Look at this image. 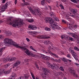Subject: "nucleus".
I'll list each match as a JSON object with an SVG mask.
<instances>
[{"label":"nucleus","instance_id":"obj_36","mask_svg":"<svg viewBox=\"0 0 79 79\" xmlns=\"http://www.w3.org/2000/svg\"><path fill=\"white\" fill-rule=\"evenodd\" d=\"M59 69L62 71H64V69H63V67L60 66L59 68Z\"/></svg>","mask_w":79,"mask_h":79},{"label":"nucleus","instance_id":"obj_12","mask_svg":"<svg viewBox=\"0 0 79 79\" xmlns=\"http://www.w3.org/2000/svg\"><path fill=\"white\" fill-rule=\"evenodd\" d=\"M8 5H9V2H7L5 5L2 6V10L1 11V12H4V11H5V10L7 8Z\"/></svg>","mask_w":79,"mask_h":79},{"label":"nucleus","instance_id":"obj_44","mask_svg":"<svg viewBox=\"0 0 79 79\" xmlns=\"http://www.w3.org/2000/svg\"><path fill=\"white\" fill-rule=\"evenodd\" d=\"M62 22L64 24H67V23H68V22H66L65 20H62Z\"/></svg>","mask_w":79,"mask_h":79},{"label":"nucleus","instance_id":"obj_8","mask_svg":"<svg viewBox=\"0 0 79 79\" xmlns=\"http://www.w3.org/2000/svg\"><path fill=\"white\" fill-rule=\"evenodd\" d=\"M48 66L50 68H51V69H54L56 70H57V69L59 68V67H58L57 64H54L53 65L51 64H49Z\"/></svg>","mask_w":79,"mask_h":79},{"label":"nucleus","instance_id":"obj_55","mask_svg":"<svg viewBox=\"0 0 79 79\" xmlns=\"http://www.w3.org/2000/svg\"><path fill=\"white\" fill-rule=\"evenodd\" d=\"M54 19L55 20H59V19H58V18H57V17H55L54 18Z\"/></svg>","mask_w":79,"mask_h":79},{"label":"nucleus","instance_id":"obj_43","mask_svg":"<svg viewBox=\"0 0 79 79\" xmlns=\"http://www.w3.org/2000/svg\"><path fill=\"white\" fill-rule=\"evenodd\" d=\"M28 34H30L31 35H33V31H28Z\"/></svg>","mask_w":79,"mask_h":79},{"label":"nucleus","instance_id":"obj_53","mask_svg":"<svg viewBox=\"0 0 79 79\" xmlns=\"http://www.w3.org/2000/svg\"><path fill=\"white\" fill-rule=\"evenodd\" d=\"M67 56L68 58H69V59H71V58L70 57V55H69V54L67 55Z\"/></svg>","mask_w":79,"mask_h":79},{"label":"nucleus","instance_id":"obj_51","mask_svg":"<svg viewBox=\"0 0 79 79\" xmlns=\"http://www.w3.org/2000/svg\"><path fill=\"white\" fill-rule=\"evenodd\" d=\"M33 35H37V33L35 32H33Z\"/></svg>","mask_w":79,"mask_h":79},{"label":"nucleus","instance_id":"obj_45","mask_svg":"<svg viewBox=\"0 0 79 79\" xmlns=\"http://www.w3.org/2000/svg\"><path fill=\"white\" fill-rule=\"evenodd\" d=\"M69 40H71V41H74V40L73 39V38L71 37H69Z\"/></svg>","mask_w":79,"mask_h":79},{"label":"nucleus","instance_id":"obj_64","mask_svg":"<svg viewBox=\"0 0 79 79\" xmlns=\"http://www.w3.org/2000/svg\"><path fill=\"white\" fill-rule=\"evenodd\" d=\"M62 2H66V0H61Z\"/></svg>","mask_w":79,"mask_h":79},{"label":"nucleus","instance_id":"obj_60","mask_svg":"<svg viewBox=\"0 0 79 79\" xmlns=\"http://www.w3.org/2000/svg\"><path fill=\"white\" fill-rule=\"evenodd\" d=\"M17 2H18L17 0H15V5H16V4L17 3Z\"/></svg>","mask_w":79,"mask_h":79},{"label":"nucleus","instance_id":"obj_41","mask_svg":"<svg viewBox=\"0 0 79 79\" xmlns=\"http://www.w3.org/2000/svg\"><path fill=\"white\" fill-rule=\"evenodd\" d=\"M59 6L60 7H61V8L62 9L64 10V6H63V5H62V4H60Z\"/></svg>","mask_w":79,"mask_h":79},{"label":"nucleus","instance_id":"obj_35","mask_svg":"<svg viewBox=\"0 0 79 79\" xmlns=\"http://www.w3.org/2000/svg\"><path fill=\"white\" fill-rule=\"evenodd\" d=\"M65 18L66 19H67L68 20H71V19H70V18L67 15H66Z\"/></svg>","mask_w":79,"mask_h":79},{"label":"nucleus","instance_id":"obj_26","mask_svg":"<svg viewBox=\"0 0 79 79\" xmlns=\"http://www.w3.org/2000/svg\"><path fill=\"white\" fill-rule=\"evenodd\" d=\"M55 49L58 52V53H62V52L61 51V50L60 49H58V48L57 47H56L55 48Z\"/></svg>","mask_w":79,"mask_h":79},{"label":"nucleus","instance_id":"obj_50","mask_svg":"<svg viewBox=\"0 0 79 79\" xmlns=\"http://www.w3.org/2000/svg\"><path fill=\"white\" fill-rule=\"evenodd\" d=\"M61 38L62 39H64L65 38V36L64 35H62L61 36Z\"/></svg>","mask_w":79,"mask_h":79},{"label":"nucleus","instance_id":"obj_47","mask_svg":"<svg viewBox=\"0 0 79 79\" xmlns=\"http://www.w3.org/2000/svg\"><path fill=\"white\" fill-rule=\"evenodd\" d=\"M3 45V43L2 42L0 43V47H2Z\"/></svg>","mask_w":79,"mask_h":79},{"label":"nucleus","instance_id":"obj_11","mask_svg":"<svg viewBox=\"0 0 79 79\" xmlns=\"http://www.w3.org/2000/svg\"><path fill=\"white\" fill-rule=\"evenodd\" d=\"M69 71L70 73L73 74V76L75 77H77L78 76H77V75L76 74L75 72V70H74V69L71 68H69Z\"/></svg>","mask_w":79,"mask_h":79},{"label":"nucleus","instance_id":"obj_39","mask_svg":"<svg viewBox=\"0 0 79 79\" xmlns=\"http://www.w3.org/2000/svg\"><path fill=\"white\" fill-rule=\"evenodd\" d=\"M29 59H26L24 60V62L25 63H27V62H29Z\"/></svg>","mask_w":79,"mask_h":79},{"label":"nucleus","instance_id":"obj_59","mask_svg":"<svg viewBox=\"0 0 79 79\" xmlns=\"http://www.w3.org/2000/svg\"><path fill=\"white\" fill-rule=\"evenodd\" d=\"M6 2V0H2V3H5Z\"/></svg>","mask_w":79,"mask_h":79},{"label":"nucleus","instance_id":"obj_22","mask_svg":"<svg viewBox=\"0 0 79 79\" xmlns=\"http://www.w3.org/2000/svg\"><path fill=\"white\" fill-rule=\"evenodd\" d=\"M77 10H76V9H72L71 10V11L72 12V13H73V14L74 15L75 14H76L77 13Z\"/></svg>","mask_w":79,"mask_h":79},{"label":"nucleus","instance_id":"obj_14","mask_svg":"<svg viewBox=\"0 0 79 79\" xmlns=\"http://www.w3.org/2000/svg\"><path fill=\"white\" fill-rule=\"evenodd\" d=\"M23 12L24 14V16H25V17H30L31 16V14L29 13V11H27L26 10H23Z\"/></svg>","mask_w":79,"mask_h":79},{"label":"nucleus","instance_id":"obj_15","mask_svg":"<svg viewBox=\"0 0 79 79\" xmlns=\"http://www.w3.org/2000/svg\"><path fill=\"white\" fill-rule=\"evenodd\" d=\"M29 76L28 75L26 74L24 75V77H23V76H22L19 77V79H29Z\"/></svg>","mask_w":79,"mask_h":79},{"label":"nucleus","instance_id":"obj_27","mask_svg":"<svg viewBox=\"0 0 79 79\" xmlns=\"http://www.w3.org/2000/svg\"><path fill=\"white\" fill-rule=\"evenodd\" d=\"M44 43L45 45H47V44H50V43H51V42L48 40L47 41H45Z\"/></svg>","mask_w":79,"mask_h":79},{"label":"nucleus","instance_id":"obj_52","mask_svg":"<svg viewBox=\"0 0 79 79\" xmlns=\"http://www.w3.org/2000/svg\"><path fill=\"white\" fill-rule=\"evenodd\" d=\"M35 65L36 66V67L37 68V69H39V66H38V65H37V64H35Z\"/></svg>","mask_w":79,"mask_h":79},{"label":"nucleus","instance_id":"obj_37","mask_svg":"<svg viewBox=\"0 0 79 79\" xmlns=\"http://www.w3.org/2000/svg\"><path fill=\"white\" fill-rule=\"evenodd\" d=\"M74 49H75V50H76L77 51H79V48H77L76 46L74 47Z\"/></svg>","mask_w":79,"mask_h":79},{"label":"nucleus","instance_id":"obj_61","mask_svg":"<svg viewBox=\"0 0 79 79\" xmlns=\"http://www.w3.org/2000/svg\"><path fill=\"white\" fill-rule=\"evenodd\" d=\"M67 61H69V62H71L72 61L71 60L67 59Z\"/></svg>","mask_w":79,"mask_h":79},{"label":"nucleus","instance_id":"obj_31","mask_svg":"<svg viewBox=\"0 0 79 79\" xmlns=\"http://www.w3.org/2000/svg\"><path fill=\"white\" fill-rule=\"evenodd\" d=\"M69 51L71 52V53H75V52L73 50H72L71 49L69 48Z\"/></svg>","mask_w":79,"mask_h":79},{"label":"nucleus","instance_id":"obj_49","mask_svg":"<svg viewBox=\"0 0 79 79\" xmlns=\"http://www.w3.org/2000/svg\"><path fill=\"white\" fill-rule=\"evenodd\" d=\"M28 21L29 23H33L34 21V20H28Z\"/></svg>","mask_w":79,"mask_h":79},{"label":"nucleus","instance_id":"obj_34","mask_svg":"<svg viewBox=\"0 0 79 79\" xmlns=\"http://www.w3.org/2000/svg\"><path fill=\"white\" fill-rule=\"evenodd\" d=\"M55 62H56V63H60V62H61V60L60 59L58 60L57 59H55Z\"/></svg>","mask_w":79,"mask_h":79},{"label":"nucleus","instance_id":"obj_58","mask_svg":"<svg viewBox=\"0 0 79 79\" xmlns=\"http://www.w3.org/2000/svg\"><path fill=\"white\" fill-rule=\"evenodd\" d=\"M3 35H0V39H2V38H3Z\"/></svg>","mask_w":79,"mask_h":79},{"label":"nucleus","instance_id":"obj_23","mask_svg":"<svg viewBox=\"0 0 79 79\" xmlns=\"http://www.w3.org/2000/svg\"><path fill=\"white\" fill-rule=\"evenodd\" d=\"M72 55L73 56L74 58H75V60H77V55H76V53L73 54Z\"/></svg>","mask_w":79,"mask_h":79},{"label":"nucleus","instance_id":"obj_63","mask_svg":"<svg viewBox=\"0 0 79 79\" xmlns=\"http://www.w3.org/2000/svg\"><path fill=\"white\" fill-rule=\"evenodd\" d=\"M76 7H77V8H79V5H77L76 6Z\"/></svg>","mask_w":79,"mask_h":79},{"label":"nucleus","instance_id":"obj_1","mask_svg":"<svg viewBox=\"0 0 79 79\" xmlns=\"http://www.w3.org/2000/svg\"><path fill=\"white\" fill-rule=\"evenodd\" d=\"M4 40L5 44H10V45H14V47H17V48H21V49H22V50H26L25 51L26 54L29 56H32V57L36 58H38V59H39L40 58L39 56L36 54H34L33 53H31V52L29 51V50L27 49L26 48L19 46L18 44H17V43H16L15 41H12L11 39H9L8 38H6Z\"/></svg>","mask_w":79,"mask_h":79},{"label":"nucleus","instance_id":"obj_32","mask_svg":"<svg viewBox=\"0 0 79 79\" xmlns=\"http://www.w3.org/2000/svg\"><path fill=\"white\" fill-rule=\"evenodd\" d=\"M44 29L45 31H51L50 28L47 27H45Z\"/></svg>","mask_w":79,"mask_h":79},{"label":"nucleus","instance_id":"obj_54","mask_svg":"<svg viewBox=\"0 0 79 79\" xmlns=\"http://www.w3.org/2000/svg\"><path fill=\"white\" fill-rule=\"evenodd\" d=\"M71 16L73 18H75V17H76V16H77V15H71Z\"/></svg>","mask_w":79,"mask_h":79},{"label":"nucleus","instance_id":"obj_17","mask_svg":"<svg viewBox=\"0 0 79 79\" xmlns=\"http://www.w3.org/2000/svg\"><path fill=\"white\" fill-rule=\"evenodd\" d=\"M28 28L31 29V30H36L37 29V27L35 26L29 25L28 26Z\"/></svg>","mask_w":79,"mask_h":79},{"label":"nucleus","instance_id":"obj_3","mask_svg":"<svg viewBox=\"0 0 79 79\" xmlns=\"http://www.w3.org/2000/svg\"><path fill=\"white\" fill-rule=\"evenodd\" d=\"M49 23H50V27L52 28L53 30H55V29H60L61 27L59 26V25H56V23L55 22V20H47Z\"/></svg>","mask_w":79,"mask_h":79},{"label":"nucleus","instance_id":"obj_19","mask_svg":"<svg viewBox=\"0 0 79 79\" xmlns=\"http://www.w3.org/2000/svg\"><path fill=\"white\" fill-rule=\"evenodd\" d=\"M20 63L21 62L19 60L14 64V66L15 67L18 68V65H19V64H20Z\"/></svg>","mask_w":79,"mask_h":79},{"label":"nucleus","instance_id":"obj_56","mask_svg":"<svg viewBox=\"0 0 79 79\" xmlns=\"http://www.w3.org/2000/svg\"><path fill=\"white\" fill-rule=\"evenodd\" d=\"M26 39L27 42H30V40L28 38H26Z\"/></svg>","mask_w":79,"mask_h":79},{"label":"nucleus","instance_id":"obj_21","mask_svg":"<svg viewBox=\"0 0 79 79\" xmlns=\"http://www.w3.org/2000/svg\"><path fill=\"white\" fill-rule=\"evenodd\" d=\"M5 48L4 47L3 48H2L0 49V56H1L2 55V54H3V52L4 51V49Z\"/></svg>","mask_w":79,"mask_h":79},{"label":"nucleus","instance_id":"obj_38","mask_svg":"<svg viewBox=\"0 0 79 79\" xmlns=\"http://www.w3.org/2000/svg\"><path fill=\"white\" fill-rule=\"evenodd\" d=\"M71 2H73V3H77V2L75 0H70Z\"/></svg>","mask_w":79,"mask_h":79},{"label":"nucleus","instance_id":"obj_57","mask_svg":"<svg viewBox=\"0 0 79 79\" xmlns=\"http://www.w3.org/2000/svg\"><path fill=\"white\" fill-rule=\"evenodd\" d=\"M74 64L75 65H76L77 66H79V64H77V63H74Z\"/></svg>","mask_w":79,"mask_h":79},{"label":"nucleus","instance_id":"obj_4","mask_svg":"<svg viewBox=\"0 0 79 79\" xmlns=\"http://www.w3.org/2000/svg\"><path fill=\"white\" fill-rule=\"evenodd\" d=\"M27 8L30 10L31 13L33 14L34 15H36V16H42V12L40 11V9L39 8H36L34 10H33L31 6H27Z\"/></svg>","mask_w":79,"mask_h":79},{"label":"nucleus","instance_id":"obj_46","mask_svg":"<svg viewBox=\"0 0 79 79\" xmlns=\"http://www.w3.org/2000/svg\"><path fill=\"white\" fill-rule=\"evenodd\" d=\"M51 60L52 61H55V59H54V58H53V57H51Z\"/></svg>","mask_w":79,"mask_h":79},{"label":"nucleus","instance_id":"obj_5","mask_svg":"<svg viewBox=\"0 0 79 79\" xmlns=\"http://www.w3.org/2000/svg\"><path fill=\"white\" fill-rule=\"evenodd\" d=\"M69 21L70 23L72 24H70L68 25L69 29H74V28H77L78 26L77 25H73V24L74 23V20H70Z\"/></svg>","mask_w":79,"mask_h":79},{"label":"nucleus","instance_id":"obj_9","mask_svg":"<svg viewBox=\"0 0 79 79\" xmlns=\"http://www.w3.org/2000/svg\"><path fill=\"white\" fill-rule=\"evenodd\" d=\"M11 68H10V70H9L7 71H5L4 69H1L0 70V76L2 75L3 73H4V74H9V73L11 72Z\"/></svg>","mask_w":79,"mask_h":79},{"label":"nucleus","instance_id":"obj_6","mask_svg":"<svg viewBox=\"0 0 79 79\" xmlns=\"http://www.w3.org/2000/svg\"><path fill=\"white\" fill-rule=\"evenodd\" d=\"M42 52L44 53H46V54H48V53H49L51 56H52L54 58H59V56H58L56 54H54L52 52H50V51H49L48 52H47V51L44 50H42Z\"/></svg>","mask_w":79,"mask_h":79},{"label":"nucleus","instance_id":"obj_10","mask_svg":"<svg viewBox=\"0 0 79 79\" xmlns=\"http://www.w3.org/2000/svg\"><path fill=\"white\" fill-rule=\"evenodd\" d=\"M37 38L40 39H50V37L48 36L47 35H39L37 36Z\"/></svg>","mask_w":79,"mask_h":79},{"label":"nucleus","instance_id":"obj_42","mask_svg":"<svg viewBox=\"0 0 79 79\" xmlns=\"http://www.w3.org/2000/svg\"><path fill=\"white\" fill-rule=\"evenodd\" d=\"M24 5H29V3L27 2H25L24 3Z\"/></svg>","mask_w":79,"mask_h":79},{"label":"nucleus","instance_id":"obj_20","mask_svg":"<svg viewBox=\"0 0 79 79\" xmlns=\"http://www.w3.org/2000/svg\"><path fill=\"white\" fill-rule=\"evenodd\" d=\"M42 58L44 60H50V57L49 56H43Z\"/></svg>","mask_w":79,"mask_h":79},{"label":"nucleus","instance_id":"obj_2","mask_svg":"<svg viewBox=\"0 0 79 79\" xmlns=\"http://www.w3.org/2000/svg\"><path fill=\"white\" fill-rule=\"evenodd\" d=\"M23 20H8L7 23L14 27H19L24 24Z\"/></svg>","mask_w":79,"mask_h":79},{"label":"nucleus","instance_id":"obj_29","mask_svg":"<svg viewBox=\"0 0 79 79\" xmlns=\"http://www.w3.org/2000/svg\"><path fill=\"white\" fill-rule=\"evenodd\" d=\"M30 48L31 50H33V51H34V52H37V51L34 48H33V47L32 46H30Z\"/></svg>","mask_w":79,"mask_h":79},{"label":"nucleus","instance_id":"obj_25","mask_svg":"<svg viewBox=\"0 0 79 79\" xmlns=\"http://www.w3.org/2000/svg\"><path fill=\"white\" fill-rule=\"evenodd\" d=\"M44 20H52V18L50 17H46L45 18Z\"/></svg>","mask_w":79,"mask_h":79},{"label":"nucleus","instance_id":"obj_30","mask_svg":"<svg viewBox=\"0 0 79 79\" xmlns=\"http://www.w3.org/2000/svg\"><path fill=\"white\" fill-rule=\"evenodd\" d=\"M30 73L33 79H36L35 77V76H34V74L32 72H31Z\"/></svg>","mask_w":79,"mask_h":79},{"label":"nucleus","instance_id":"obj_48","mask_svg":"<svg viewBox=\"0 0 79 79\" xmlns=\"http://www.w3.org/2000/svg\"><path fill=\"white\" fill-rule=\"evenodd\" d=\"M56 6L57 7H59V6H60V4L58 2H57V3L56 4Z\"/></svg>","mask_w":79,"mask_h":79},{"label":"nucleus","instance_id":"obj_62","mask_svg":"<svg viewBox=\"0 0 79 79\" xmlns=\"http://www.w3.org/2000/svg\"><path fill=\"white\" fill-rule=\"evenodd\" d=\"M8 33L9 34V35H11V32L8 31Z\"/></svg>","mask_w":79,"mask_h":79},{"label":"nucleus","instance_id":"obj_18","mask_svg":"<svg viewBox=\"0 0 79 79\" xmlns=\"http://www.w3.org/2000/svg\"><path fill=\"white\" fill-rule=\"evenodd\" d=\"M9 20H11L12 19L13 20H22L21 19H20V18H15L13 17H10L9 18Z\"/></svg>","mask_w":79,"mask_h":79},{"label":"nucleus","instance_id":"obj_13","mask_svg":"<svg viewBox=\"0 0 79 79\" xmlns=\"http://www.w3.org/2000/svg\"><path fill=\"white\" fill-rule=\"evenodd\" d=\"M40 70H41L42 71L45 73H50V70L48 69H47L46 68H44L43 67L41 68L40 69Z\"/></svg>","mask_w":79,"mask_h":79},{"label":"nucleus","instance_id":"obj_24","mask_svg":"<svg viewBox=\"0 0 79 79\" xmlns=\"http://www.w3.org/2000/svg\"><path fill=\"white\" fill-rule=\"evenodd\" d=\"M50 15L51 17H55V14L54 12H51L50 13Z\"/></svg>","mask_w":79,"mask_h":79},{"label":"nucleus","instance_id":"obj_33","mask_svg":"<svg viewBox=\"0 0 79 79\" xmlns=\"http://www.w3.org/2000/svg\"><path fill=\"white\" fill-rule=\"evenodd\" d=\"M10 66V64L8 63L5 65V68H7L9 66Z\"/></svg>","mask_w":79,"mask_h":79},{"label":"nucleus","instance_id":"obj_7","mask_svg":"<svg viewBox=\"0 0 79 79\" xmlns=\"http://www.w3.org/2000/svg\"><path fill=\"white\" fill-rule=\"evenodd\" d=\"M16 59V58L15 57L6 58V59L4 58L3 59V61L4 63H6V62L8 61L11 62L13 61H14Z\"/></svg>","mask_w":79,"mask_h":79},{"label":"nucleus","instance_id":"obj_16","mask_svg":"<svg viewBox=\"0 0 79 79\" xmlns=\"http://www.w3.org/2000/svg\"><path fill=\"white\" fill-rule=\"evenodd\" d=\"M45 2H48L49 3H50L52 1L51 0H42L41 1V5H42L44 6V5L45 3Z\"/></svg>","mask_w":79,"mask_h":79},{"label":"nucleus","instance_id":"obj_40","mask_svg":"<svg viewBox=\"0 0 79 79\" xmlns=\"http://www.w3.org/2000/svg\"><path fill=\"white\" fill-rule=\"evenodd\" d=\"M48 48L49 49V50H51V51H52V50H54L53 48H52L51 46H49L48 47Z\"/></svg>","mask_w":79,"mask_h":79},{"label":"nucleus","instance_id":"obj_28","mask_svg":"<svg viewBox=\"0 0 79 79\" xmlns=\"http://www.w3.org/2000/svg\"><path fill=\"white\" fill-rule=\"evenodd\" d=\"M61 60L64 62H67V61H68V59L64 57L61 58Z\"/></svg>","mask_w":79,"mask_h":79}]
</instances>
